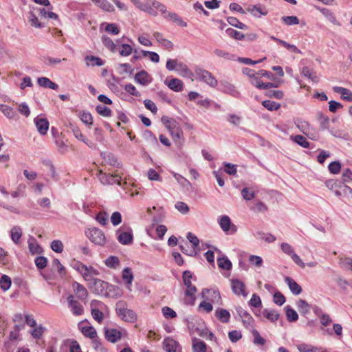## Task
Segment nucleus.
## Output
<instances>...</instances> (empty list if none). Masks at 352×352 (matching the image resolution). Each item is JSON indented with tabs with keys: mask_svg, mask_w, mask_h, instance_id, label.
I'll return each mask as SVG.
<instances>
[{
	"mask_svg": "<svg viewBox=\"0 0 352 352\" xmlns=\"http://www.w3.org/2000/svg\"><path fill=\"white\" fill-rule=\"evenodd\" d=\"M89 287L95 294L104 296L105 297L116 296L117 287L99 278L93 279V281L89 283Z\"/></svg>",
	"mask_w": 352,
	"mask_h": 352,
	"instance_id": "f257e3e1",
	"label": "nucleus"
},
{
	"mask_svg": "<svg viewBox=\"0 0 352 352\" xmlns=\"http://www.w3.org/2000/svg\"><path fill=\"white\" fill-rule=\"evenodd\" d=\"M161 121L169 131L175 144L182 145L184 133L179 123L175 119L166 116L162 117Z\"/></svg>",
	"mask_w": 352,
	"mask_h": 352,
	"instance_id": "f03ea898",
	"label": "nucleus"
},
{
	"mask_svg": "<svg viewBox=\"0 0 352 352\" xmlns=\"http://www.w3.org/2000/svg\"><path fill=\"white\" fill-rule=\"evenodd\" d=\"M116 311L118 316L128 322L133 323L137 320L135 312L127 308L126 302L124 300H119L116 305Z\"/></svg>",
	"mask_w": 352,
	"mask_h": 352,
	"instance_id": "7ed1b4c3",
	"label": "nucleus"
},
{
	"mask_svg": "<svg viewBox=\"0 0 352 352\" xmlns=\"http://www.w3.org/2000/svg\"><path fill=\"white\" fill-rule=\"evenodd\" d=\"M87 236L96 245L103 246L106 243L104 232L99 228H93L85 232Z\"/></svg>",
	"mask_w": 352,
	"mask_h": 352,
	"instance_id": "20e7f679",
	"label": "nucleus"
},
{
	"mask_svg": "<svg viewBox=\"0 0 352 352\" xmlns=\"http://www.w3.org/2000/svg\"><path fill=\"white\" fill-rule=\"evenodd\" d=\"M197 79L204 81L212 87H215L218 82L215 77L210 72L199 68L195 70Z\"/></svg>",
	"mask_w": 352,
	"mask_h": 352,
	"instance_id": "39448f33",
	"label": "nucleus"
},
{
	"mask_svg": "<svg viewBox=\"0 0 352 352\" xmlns=\"http://www.w3.org/2000/svg\"><path fill=\"white\" fill-rule=\"evenodd\" d=\"M219 224L223 232L233 234L237 231V227L232 223L230 218L227 215H223L219 220Z\"/></svg>",
	"mask_w": 352,
	"mask_h": 352,
	"instance_id": "423d86ee",
	"label": "nucleus"
},
{
	"mask_svg": "<svg viewBox=\"0 0 352 352\" xmlns=\"http://www.w3.org/2000/svg\"><path fill=\"white\" fill-rule=\"evenodd\" d=\"M237 314L242 318L243 326L246 329L254 328V320L252 316L241 307H236Z\"/></svg>",
	"mask_w": 352,
	"mask_h": 352,
	"instance_id": "0eeeda50",
	"label": "nucleus"
},
{
	"mask_svg": "<svg viewBox=\"0 0 352 352\" xmlns=\"http://www.w3.org/2000/svg\"><path fill=\"white\" fill-rule=\"evenodd\" d=\"M231 287L234 294L246 297L248 293L245 292V285L243 282L237 278L231 280Z\"/></svg>",
	"mask_w": 352,
	"mask_h": 352,
	"instance_id": "6e6552de",
	"label": "nucleus"
},
{
	"mask_svg": "<svg viewBox=\"0 0 352 352\" xmlns=\"http://www.w3.org/2000/svg\"><path fill=\"white\" fill-rule=\"evenodd\" d=\"M68 306L71 309L73 314L75 316H80L84 312L82 305L77 300H74L73 295H69L67 297Z\"/></svg>",
	"mask_w": 352,
	"mask_h": 352,
	"instance_id": "1a4fd4ad",
	"label": "nucleus"
},
{
	"mask_svg": "<svg viewBox=\"0 0 352 352\" xmlns=\"http://www.w3.org/2000/svg\"><path fill=\"white\" fill-rule=\"evenodd\" d=\"M82 352L80 344L76 340H67L65 341L60 346V352Z\"/></svg>",
	"mask_w": 352,
	"mask_h": 352,
	"instance_id": "9d476101",
	"label": "nucleus"
},
{
	"mask_svg": "<svg viewBox=\"0 0 352 352\" xmlns=\"http://www.w3.org/2000/svg\"><path fill=\"white\" fill-rule=\"evenodd\" d=\"M164 349L166 352H178L181 349L179 344L173 338H165L163 342Z\"/></svg>",
	"mask_w": 352,
	"mask_h": 352,
	"instance_id": "9b49d317",
	"label": "nucleus"
},
{
	"mask_svg": "<svg viewBox=\"0 0 352 352\" xmlns=\"http://www.w3.org/2000/svg\"><path fill=\"white\" fill-rule=\"evenodd\" d=\"M197 289L195 285L188 287L185 291L184 303L187 305H194L196 300L195 293Z\"/></svg>",
	"mask_w": 352,
	"mask_h": 352,
	"instance_id": "f8f14e48",
	"label": "nucleus"
},
{
	"mask_svg": "<svg viewBox=\"0 0 352 352\" xmlns=\"http://www.w3.org/2000/svg\"><path fill=\"white\" fill-rule=\"evenodd\" d=\"M72 286L76 297L82 301L85 300L88 296L87 289L82 285L77 282H74Z\"/></svg>",
	"mask_w": 352,
	"mask_h": 352,
	"instance_id": "ddd939ff",
	"label": "nucleus"
},
{
	"mask_svg": "<svg viewBox=\"0 0 352 352\" xmlns=\"http://www.w3.org/2000/svg\"><path fill=\"white\" fill-rule=\"evenodd\" d=\"M105 338L112 343H116L121 339L122 333L116 329H107L104 331Z\"/></svg>",
	"mask_w": 352,
	"mask_h": 352,
	"instance_id": "4468645a",
	"label": "nucleus"
},
{
	"mask_svg": "<svg viewBox=\"0 0 352 352\" xmlns=\"http://www.w3.org/2000/svg\"><path fill=\"white\" fill-rule=\"evenodd\" d=\"M134 78L137 82L140 83L142 85H147L152 80L151 77L149 76L148 72H146L145 70H142V71L138 72L135 75Z\"/></svg>",
	"mask_w": 352,
	"mask_h": 352,
	"instance_id": "2eb2a0df",
	"label": "nucleus"
},
{
	"mask_svg": "<svg viewBox=\"0 0 352 352\" xmlns=\"http://www.w3.org/2000/svg\"><path fill=\"white\" fill-rule=\"evenodd\" d=\"M34 122L38 129V131L41 135H45L49 129V122L46 118H36Z\"/></svg>",
	"mask_w": 352,
	"mask_h": 352,
	"instance_id": "dca6fc26",
	"label": "nucleus"
},
{
	"mask_svg": "<svg viewBox=\"0 0 352 352\" xmlns=\"http://www.w3.org/2000/svg\"><path fill=\"white\" fill-rule=\"evenodd\" d=\"M285 281L288 285L291 292L294 295L300 294L302 289L300 285H298L293 278L289 276L285 277Z\"/></svg>",
	"mask_w": 352,
	"mask_h": 352,
	"instance_id": "f3484780",
	"label": "nucleus"
},
{
	"mask_svg": "<svg viewBox=\"0 0 352 352\" xmlns=\"http://www.w3.org/2000/svg\"><path fill=\"white\" fill-rule=\"evenodd\" d=\"M164 82L169 89L174 91L179 92L184 89V83L180 79L174 78L170 79L168 82H167V80Z\"/></svg>",
	"mask_w": 352,
	"mask_h": 352,
	"instance_id": "a211bd4d",
	"label": "nucleus"
},
{
	"mask_svg": "<svg viewBox=\"0 0 352 352\" xmlns=\"http://www.w3.org/2000/svg\"><path fill=\"white\" fill-rule=\"evenodd\" d=\"M246 10L256 17H260L261 15L265 16L267 14V11L265 8H262L260 5H249L246 8Z\"/></svg>",
	"mask_w": 352,
	"mask_h": 352,
	"instance_id": "6ab92c4d",
	"label": "nucleus"
},
{
	"mask_svg": "<svg viewBox=\"0 0 352 352\" xmlns=\"http://www.w3.org/2000/svg\"><path fill=\"white\" fill-rule=\"evenodd\" d=\"M220 90L224 93L229 94L234 97H238L239 95V92L236 89V87L233 85L227 82H221Z\"/></svg>",
	"mask_w": 352,
	"mask_h": 352,
	"instance_id": "aec40b11",
	"label": "nucleus"
},
{
	"mask_svg": "<svg viewBox=\"0 0 352 352\" xmlns=\"http://www.w3.org/2000/svg\"><path fill=\"white\" fill-rule=\"evenodd\" d=\"M101 155L104 160L109 165L117 168L121 167V163L118 162V159L113 154L111 153H101Z\"/></svg>",
	"mask_w": 352,
	"mask_h": 352,
	"instance_id": "412c9836",
	"label": "nucleus"
},
{
	"mask_svg": "<svg viewBox=\"0 0 352 352\" xmlns=\"http://www.w3.org/2000/svg\"><path fill=\"white\" fill-rule=\"evenodd\" d=\"M38 85L45 88H50L54 90H56L58 88V85L52 82L50 78L47 77H40L37 79Z\"/></svg>",
	"mask_w": 352,
	"mask_h": 352,
	"instance_id": "4be33fe9",
	"label": "nucleus"
},
{
	"mask_svg": "<svg viewBox=\"0 0 352 352\" xmlns=\"http://www.w3.org/2000/svg\"><path fill=\"white\" fill-rule=\"evenodd\" d=\"M333 90L336 93L340 94L342 99L348 102H352V92L349 89L342 87L335 86L333 87Z\"/></svg>",
	"mask_w": 352,
	"mask_h": 352,
	"instance_id": "5701e85b",
	"label": "nucleus"
},
{
	"mask_svg": "<svg viewBox=\"0 0 352 352\" xmlns=\"http://www.w3.org/2000/svg\"><path fill=\"white\" fill-rule=\"evenodd\" d=\"M210 292H212L211 296H212V302H217L221 304V297L220 292L218 289H204L201 292L202 297L204 298H206V294H209Z\"/></svg>",
	"mask_w": 352,
	"mask_h": 352,
	"instance_id": "b1692460",
	"label": "nucleus"
},
{
	"mask_svg": "<svg viewBox=\"0 0 352 352\" xmlns=\"http://www.w3.org/2000/svg\"><path fill=\"white\" fill-rule=\"evenodd\" d=\"M118 241L122 245H130L133 241V236L131 230L130 232H123L118 236Z\"/></svg>",
	"mask_w": 352,
	"mask_h": 352,
	"instance_id": "393cba45",
	"label": "nucleus"
},
{
	"mask_svg": "<svg viewBox=\"0 0 352 352\" xmlns=\"http://www.w3.org/2000/svg\"><path fill=\"white\" fill-rule=\"evenodd\" d=\"M98 275H100V272L98 270L95 269L92 266H87V270H85V272H84L82 274V277L85 280L91 283L93 281V279H96L93 276Z\"/></svg>",
	"mask_w": 352,
	"mask_h": 352,
	"instance_id": "a878e982",
	"label": "nucleus"
},
{
	"mask_svg": "<svg viewBox=\"0 0 352 352\" xmlns=\"http://www.w3.org/2000/svg\"><path fill=\"white\" fill-rule=\"evenodd\" d=\"M216 317L223 323H227L229 322L230 318V312L223 308H219L215 311Z\"/></svg>",
	"mask_w": 352,
	"mask_h": 352,
	"instance_id": "bb28decb",
	"label": "nucleus"
},
{
	"mask_svg": "<svg viewBox=\"0 0 352 352\" xmlns=\"http://www.w3.org/2000/svg\"><path fill=\"white\" fill-rule=\"evenodd\" d=\"M206 344L196 338L192 339V351L193 352H206Z\"/></svg>",
	"mask_w": 352,
	"mask_h": 352,
	"instance_id": "cd10ccee",
	"label": "nucleus"
},
{
	"mask_svg": "<svg viewBox=\"0 0 352 352\" xmlns=\"http://www.w3.org/2000/svg\"><path fill=\"white\" fill-rule=\"evenodd\" d=\"M164 17L170 21H173L181 27L184 28L187 26V23L185 21H184L175 12H168L167 15H165Z\"/></svg>",
	"mask_w": 352,
	"mask_h": 352,
	"instance_id": "c85d7f7f",
	"label": "nucleus"
},
{
	"mask_svg": "<svg viewBox=\"0 0 352 352\" xmlns=\"http://www.w3.org/2000/svg\"><path fill=\"white\" fill-rule=\"evenodd\" d=\"M285 309L287 319L289 322H294L298 320V315L297 312L293 308H292L291 306H286Z\"/></svg>",
	"mask_w": 352,
	"mask_h": 352,
	"instance_id": "c756f323",
	"label": "nucleus"
},
{
	"mask_svg": "<svg viewBox=\"0 0 352 352\" xmlns=\"http://www.w3.org/2000/svg\"><path fill=\"white\" fill-rule=\"evenodd\" d=\"M301 74L306 78L311 80L314 82H318L319 78L317 76L316 72H313L308 67H303L301 71Z\"/></svg>",
	"mask_w": 352,
	"mask_h": 352,
	"instance_id": "7c9ffc66",
	"label": "nucleus"
},
{
	"mask_svg": "<svg viewBox=\"0 0 352 352\" xmlns=\"http://www.w3.org/2000/svg\"><path fill=\"white\" fill-rule=\"evenodd\" d=\"M11 239L15 244H19L22 236V230L19 226H14L10 231Z\"/></svg>",
	"mask_w": 352,
	"mask_h": 352,
	"instance_id": "2f4dec72",
	"label": "nucleus"
},
{
	"mask_svg": "<svg viewBox=\"0 0 352 352\" xmlns=\"http://www.w3.org/2000/svg\"><path fill=\"white\" fill-rule=\"evenodd\" d=\"M291 139L300 145V146L305 148H309L310 147V143L307 140V139L301 135H296L294 136H291Z\"/></svg>",
	"mask_w": 352,
	"mask_h": 352,
	"instance_id": "473e14b6",
	"label": "nucleus"
},
{
	"mask_svg": "<svg viewBox=\"0 0 352 352\" xmlns=\"http://www.w3.org/2000/svg\"><path fill=\"white\" fill-rule=\"evenodd\" d=\"M296 304L298 311L300 312V314L306 315L309 312L310 305L305 300L300 299L298 300Z\"/></svg>",
	"mask_w": 352,
	"mask_h": 352,
	"instance_id": "72a5a7b5",
	"label": "nucleus"
},
{
	"mask_svg": "<svg viewBox=\"0 0 352 352\" xmlns=\"http://www.w3.org/2000/svg\"><path fill=\"white\" fill-rule=\"evenodd\" d=\"M217 263L219 268L226 270H231L232 266L231 261L226 256L219 258Z\"/></svg>",
	"mask_w": 352,
	"mask_h": 352,
	"instance_id": "f704fd0d",
	"label": "nucleus"
},
{
	"mask_svg": "<svg viewBox=\"0 0 352 352\" xmlns=\"http://www.w3.org/2000/svg\"><path fill=\"white\" fill-rule=\"evenodd\" d=\"M226 34L231 38H233L238 41H242L245 38V34L239 32L236 30H234L231 28H229L226 30Z\"/></svg>",
	"mask_w": 352,
	"mask_h": 352,
	"instance_id": "c9c22d12",
	"label": "nucleus"
},
{
	"mask_svg": "<svg viewBox=\"0 0 352 352\" xmlns=\"http://www.w3.org/2000/svg\"><path fill=\"white\" fill-rule=\"evenodd\" d=\"M228 23L233 27L237 28L241 30H247L248 26L240 22L236 17L229 16L227 18Z\"/></svg>",
	"mask_w": 352,
	"mask_h": 352,
	"instance_id": "e433bc0d",
	"label": "nucleus"
},
{
	"mask_svg": "<svg viewBox=\"0 0 352 352\" xmlns=\"http://www.w3.org/2000/svg\"><path fill=\"white\" fill-rule=\"evenodd\" d=\"M263 316L270 320L271 322H275L279 318L280 314L275 310L264 309L263 311Z\"/></svg>",
	"mask_w": 352,
	"mask_h": 352,
	"instance_id": "4c0bfd02",
	"label": "nucleus"
},
{
	"mask_svg": "<svg viewBox=\"0 0 352 352\" xmlns=\"http://www.w3.org/2000/svg\"><path fill=\"white\" fill-rule=\"evenodd\" d=\"M103 45L108 48L111 52H115L116 45L113 40L106 35H103L101 38Z\"/></svg>",
	"mask_w": 352,
	"mask_h": 352,
	"instance_id": "58836bf2",
	"label": "nucleus"
},
{
	"mask_svg": "<svg viewBox=\"0 0 352 352\" xmlns=\"http://www.w3.org/2000/svg\"><path fill=\"white\" fill-rule=\"evenodd\" d=\"M82 333L85 337H88L91 339H94L97 337L96 331L92 326L83 327L82 328Z\"/></svg>",
	"mask_w": 352,
	"mask_h": 352,
	"instance_id": "ea45409f",
	"label": "nucleus"
},
{
	"mask_svg": "<svg viewBox=\"0 0 352 352\" xmlns=\"http://www.w3.org/2000/svg\"><path fill=\"white\" fill-rule=\"evenodd\" d=\"M0 110L8 118H14L16 116V111L12 107L6 104H1Z\"/></svg>",
	"mask_w": 352,
	"mask_h": 352,
	"instance_id": "a19ab883",
	"label": "nucleus"
},
{
	"mask_svg": "<svg viewBox=\"0 0 352 352\" xmlns=\"http://www.w3.org/2000/svg\"><path fill=\"white\" fill-rule=\"evenodd\" d=\"M12 284L11 278L7 275H2L0 278V287L3 291L10 289Z\"/></svg>",
	"mask_w": 352,
	"mask_h": 352,
	"instance_id": "79ce46f5",
	"label": "nucleus"
},
{
	"mask_svg": "<svg viewBox=\"0 0 352 352\" xmlns=\"http://www.w3.org/2000/svg\"><path fill=\"white\" fill-rule=\"evenodd\" d=\"M262 105L269 111H276L280 107L279 103L270 100L263 101Z\"/></svg>",
	"mask_w": 352,
	"mask_h": 352,
	"instance_id": "37998d69",
	"label": "nucleus"
},
{
	"mask_svg": "<svg viewBox=\"0 0 352 352\" xmlns=\"http://www.w3.org/2000/svg\"><path fill=\"white\" fill-rule=\"evenodd\" d=\"M85 60L87 61V65H89V61L91 62L92 66H102L104 64V62L99 57L94 56H86Z\"/></svg>",
	"mask_w": 352,
	"mask_h": 352,
	"instance_id": "c03bdc74",
	"label": "nucleus"
},
{
	"mask_svg": "<svg viewBox=\"0 0 352 352\" xmlns=\"http://www.w3.org/2000/svg\"><path fill=\"white\" fill-rule=\"evenodd\" d=\"M176 70L182 76H190L192 75V72L188 68L187 65L183 63H179Z\"/></svg>",
	"mask_w": 352,
	"mask_h": 352,
	"instance_id": "a18cd8bd",
	"label": "nucleus"
},
{
	"mask_svg": "<svg viewBox=\"0 0 352 352\" xmlns=\"http://www.w3.org/2000/svg\"><path fill=\"white\" fill-rule=\"evenodd\" d=\"M179 248L180 250L185 254L190 256H196L198 254V252L196 249L192 248V249H189L188 245L187 243H185V245H179Z\"/></svg>",
	"mask_w": 352,
	"mask_h": 352,
	"instance_id": "49530a36",
	"label": "nucleus"
},
{
	"mask_svg": "<svg viewBox=\"0 0 352 352\" xmlns=\"http://www.w3.org/2000/svg\"><path fill=\"white\" fill-rule=\"evenodd\" d=\"M325 186L331 190L342 188L343 182L336 179H328L325 182Z\"/></svg>",
	"mask_w": 352,
	"mask_h": 352,
	"instance_id": "de8ad7c7",
	"label": "nucleus"
},
{
	"mask_svg": "<svg viewBox=\"0 0 352 352\" xmlns=\"http://www.w3.org/2000/svg\"><path fill=\"white\" fill-rule=\"evenodd\" d=\"M96 111L98 114L104 117H110L112 113L111 110L109 107L101 104L96 106Z\"/></svg>",
	"mask_w": 352,
	"mask_h": 352,
	"instance_id": "09e8293b",
	"label": "nucleus"
},
{
	"mask_svg": "<svg viewBox=\"0 0 352 352\" xmlns=\"http://www.w3.org/2000/svg\"><path fill=\"white\" fill-rule=\"evenodd\" d=\"M80 118L81 121L87 125L89 126L93 124V118L89 112H87L85 111L80 112Z\"/></svg>",
	"mask_w": 352,
	"mask_h": 352,
	"instance_id": "8fccbe9b",
	"label": "nucleus"
},
{
	"mask_svg": "<svg viewBox=\"0 0 352 352\" xmlns=\"http://www.w3.org/2000/svg\"><path fill=\"white\" fill-rule=\"evenodd\" d=\"M122 278L129 285H131L133 280V275L129 267H126L122 271Z\"/></svg>",
	"mask_w": 352,
	"mask_h": 352,
	"instance_id": "3c124183",
	"label": "nucleus"
},
{
	"mask_svg": "<svg viewBox=\"0 0 352 352\" xmlns=\"http://www.w3.org/2000/svg\"><path fill=\"white\" fill-rule=\"evenodd\" d=\"M328 169L331 174H338L341 170V163L339 161L332 162L329 164Z\"/></svg>",
	"mask_w": 352,
	"mask_h": 352,
	"instance_id": "603ef678",
	"label": "nucleus"
},
{
	"mask_svg": "<svg viewBox=\"0 0 352 352\" xmlns=\"http://www.w3.org/2000/svg\"><path fill=\"white\" fill-rule=\"evenodd\" d=\"M96 4L105 11L112 12L114 10L113 6L107 0H98Z\"/></svg>",
	"mask_w": 352,
	"mask_h": 352,
	"instance_id": "864d4df0",
	"label": "nucleus"
},
{
	"mask_svg": "<svg viewBox=\"0 0 352 352\" xmlns=\"http://www.w3.org/2000/svg\"><path fill=\"white\" fill-rule=\"evenodd\" d=\"M71 266L80 273L82 275L87 270V265L82 262L74 260L72 261Z\"/></svg>",
	"mask_w": 352,
	"mask_h": 352,
	"instance_id": "5fc2aeb1",
	"label": "nucleus"
},
{
	"mask_svg": "<svg viewBox=\"0 0 352 352\" xmlns=\"http://www.w3.org/2000/svg\"><path fill=\"white\" fill-rule=\"evenodd\" d=\"M28 20L32 26L39 28L43 27V24L38 21L37 16L33 12H29Z\"/></svg>",
	"mask_w": 352,
	"mask_h": 352,
	"instance_id": "6e6d98bb",
	"label": "nucleus"
},
{
	"mask_svg": "<svg viewBox=\"0 0 352 352\" xmlns=\"http://www.w3.org/2000/svg\"><path fill=\"white\" fill-rule=\"evenodd\" d=\"M53 267H56L57 268V271L60 276H64L66 274V270L65 267L60 263V261L58 258H54L52 261Z\"/></svg>",
	"mask_w": 352,
	"mask_h": 352,
	"instance_id": "4d7b16f0",
	"label": "nucleus"
},
{
	"mask_svg": "<svg viewBox=\"0 0 352 352\" xmlns=\"http://www.w3.org/2000/svg\"><path fill=\"white\" fill-rule=\"evenodd\" d=\"M192 278V274L190 271L186 270L183 272L182 278H183L184 284L185 286H186V287L193 285L191 282Z\"/></svg>",
	"mask_w": 352,
	"mask_h": 352,
	"instance_id": "13d9d810",
	"label": "nucleus"
},
{
	"mask_svg": "<svg viewBox=\"0 0 352 352\" xmlns=\"http://www.w3.org/2000/svg\"><path fill=\"white\" fill-rule=\"evenodd\" d=\"M282 21L287 25H297L299 23V19L296 16H285Z\"/></svg>",
	"mask_w": 352,
	"mask_h": 352,
	"instance_id": "bf43d9fd",
	"label": "nucleus"
},
{
	"mask_svg": "<svg viewBox=\"0 0 352 352\" xmlns=\"http://www.w3.org/2000/svg\"><path fill=\"white\" fill-rule=\"evenodd\" d=\"M214 54L219 57H222L227 60H234V56L228 52H224L220 49H215Z\"/></svg>",
	"mask_w": 352,
	"mask_h": 352,
	"instance_id": "052dcab7",
	"label": "nucleus"
},
{
	"mask_svg": "<svg viewBox=\"0 0 352 352\" xmlns=\"http://www.w3.org/2000/svg\"><path fill=\"white\" fill-rule=\"evenodd\" d=\"M104 30L113 35H117L120 32V29L116 23H107Z\"/></svg>",
	"mask_w": 352,
	"mask_h": 352,
	"instance_id": "680f3d73",
	"label": "nucleus"
},
{
	"mask_svg": "<svg viewBox=\"0 0 352 352\" xmlns=\"http://www.w3.org/2000/svg\"><path fill=\"white\" fill-rule=\"evenodd\" d=\"M252 332L254 336V343L255 344L263 346L265 344V340L261 336L257 330L253 329Z\"/></svg>",
	"mask_w": 352,
	"mask_h": 352,
	"instance_id": "e2e57ef3",
	"label": "nucleus"
},
{
	"mask_svg": "<svg viewBox=\"0 0 352 352\" xmlns=\"http://www.w3.org/2000/svg\"><path fill=\"white\" fill-rule=\"evenodd\" d=\"M318 118L320 120V129L325 130L329 129V119L327 116H324L322 113L318 114Z\"/></svg>",
	"mask_w": 352,
	"mask_h": 352,
	"instance_id": "0e129e2a",
	"label": "nucleus"
},
{
	"mask_svg": "<svg viewBox=\"0 0 352 352\" xmlns=\"http://www.w3.org/2000/svg\"><path fill=\"white\" fill-rule=\"evenodd\" d=\"M119 259L117 256H111L105 260V265L111 268H116L119 265Z\"/></svg>",
	"mask_w": 352,
	"mask_h": 352,
	"instance_id": "69168bd1",
	"label": "nucleus"
},
{
	"mask_svg": "<svg viewBox=\"0 0 352 352\" xmlns=\"http://www.w3.org/2000/svg\"><path fill=\"white\" fill-rule=\"evenodd\" d=\"M273 300L275 304L281 306L285 302L286 298L280 292H276L274 294Z\"/></svg>",
	"mask_w": 352,
	"mask_h": 352,
	"instance_id": "338daca9",
	"label": "nucleus"
},
{
	"mask_svg": "<svg viewBox=\"0 0 352 352\" xmlns=\"http://www.w3.org/2000/svg\"><path fill=\"white\" fill-rule=\"evenodd\" d=\"M51 248L56 253H61L63 250V244L60 240H54L51 243Z\"/></svg>",
	"mask_w": 352,
	"mask_h": 352,
	"instance_id": "774afa93",
	"label": "nucleus"
}]
</instances>
